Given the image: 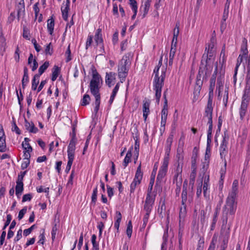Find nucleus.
Listing matches in <instances>:
<instances>
[{"mask_svg":"<svg viewBox=\"0 0 250 250\" xmlns=\"http://www.w3.org/2000/svg\"><path fill=\"white\" fill-rule=\"evenodd\" d=\"M152 0H143L141 9H143V17H145L147 14L151 4Z\"/></svg>","mask_w":250,"mask_h":250,"instance_id":"obj_16","label":"nucleus"},{"mask_svg":"<svg viewBox=\"0 0 250 250\" xmlns=\"http://www.w3.org/2000/svg\"><path fill=\"white\" fill-rule=\"evenodd\" d=\"M44 54L46 56H51L53 53V48L52 45V43L50 42L49 43L46 44L44 46Z\"/></svg>","mask_w":250,"mask_h":250,"instance_id":"obj_27","label":"nucleus"},{"mask_svg":"<svg viewBox=\"0 0 250 250\" xmlns=\"http://www.w3.org/2000/svg\"><path fill=\"white\" fill-rule=\"evenodd\" d=\"M98 194V189L96 187L93 190L91 200L92 202L95 203L97 201V197Z\"/></svg>","mask_w":250,"mask_h":250,"instance_id":"obj_47","label":"nucleus"},{"mask_svg":"<svg viewBox=\"0 0 250 250\" xmlns=\"http://www.w3.org/2000/svg\"><path fill=\"white\" fill-rule=\"evenodd\" d=\"M129 4L132 11L138 10V6L135 0H129Z\"/></svg>","mask_w":250,"mask_h":250,"instance_id":"obj_42","label":"nucleus"},{"mask_svg":"<svg viewBox=\"0 0 250 250\" xmlns=\"http://www.w3.org/2000/svg\"><path fill=\"white\" fill-rule=\"evenodd\" d=\"M93 37L92 35L89 34L87 37V41L86 42V49H88L89 46L92 44L93 42Z\"/></svg>","mask_w":250,"mask_h":250,"instance_id":"obj_45","label":"nucleus"},{"mask_svg":"<svg viewBox=\"0 0 250 250\" xmlns=\"http://www.w3.org/2000/svg\"><path fill=\"white\" fill-rule=\"evenodd\" d=\"M168 115V109L167 100H165V104L161 111V117L167 118Z\"/></svg>","mask_w":250,"mask_h":250,"instance_id":"obj_32","label":"nucleus"},{"mask_svg":"<svg viewBox=\"0 0 250 250\" xmlns=\"http://www.w3.org/2000/svg\"><path fill=\"white\" fill-rule=\"evenodd\" d=\"M65 56L66 57V62H69L71 60L72 58L71 56V51L70 49L69 46H68V47H67V49L65 53Z\"/></svg>","mask_w":250,"mask_h":250,"instance_id":"obj_46","label":"nucleus"},{"mask_svg":"<svg viewBox=\"0 0 250 250\" xmlns=\"http://www.w3.org/2000/svg\"><path fill=\"white\" fill-rule=\"evenodd\" d=\"M49 65L48 61H46L42 65L39 69V74L40 76L47 69Z\"/></svg>","mask_w":250,"mask_h":250,"instance_id":"obj_31","label":"nucleus"},{"mask_svg":"<svg viewBox=\"0 0 250 250\" xmlns=\"http://www.w3.org/2000/svg\"><path fill=\"white\" fill-rule=\"evenodd\" d=\"M214 46V42L212 40H211L210 43H209L208 45V47H206V49H208V53H209V52H211L212 51L213 48Z\"/></svg>","mask_w":250,"mask_h":250,"instance_id":"obj_59","label":"nucleus"},{"mask_svg":"<svg viewBox=\"0 0 250 250\" xmlns=\"http://www.w3.org/2000/svg\"><path fill=\"white\" fill-rule=\"evenodd\" d=\"M115 222L120 223L122 220V214L119 211L116 212V215L115 217Z\"/></svg>","mask_w":250,"mask_h":250,"instance_id":"obj_60","label":"nucleus"},{"mask_svg":"<svg viewBox=\"0 0 250 250\" xmlns=\"http://www.w3.org/2000/svg\"><path fill=\"white\" fill-rule=\"evenodd\" d=\"M173 139V135L170 134L167 137L166 141V146H171Z\"/></svg>","mask_w":250,"mask_h":250,"instance_id":"obj_58","label":"nucleus"},{"mask_svg":"<svg viewBox=\"0 0 250 250\" xmlns=\"http://www.w3.org/2000/svg\"><path fill=\"white\" fill-rule=\"evenodd\" d=\"M213 98H208L207 105L205 108V116L208 118V121L212 120Z\"/></svg>","mask_w":250,"mask_h":250,"instance_id":"obj_10","label":"nucleus"},{"mask_svg":"<svg viewBox=\"0 0 250 250\" xmlns=\"http://www.w3.org/2000/svg\"><path fill=\"white\" fill-rule=\"evenodd\" d=\"M29 82V77L27 68L24 69V74L22 79V86L24 88Z\"/></svg>","mask_w":250,"mask_h":250,"instance_id":"obj_28","label":"nucleus"},{"mask_svg":"<svg viewBox=\"0 0 250 250\" xmlns=\"http://www.w3.org/2000/svg\"><path fill=\"white\" fill-rule=\"evenodd\" d=\"M143 118L144 119V121L146 122V119L147 116L149 114V103L146 102L143 104Z\"/></svg>","mask_w":250,"mask_h":250,"instance_id":"obj_20","label":"nucleus"},{"mask_svg":"<svg viewBox=\"0 0 250 250\" xmlns=\"http://www.w3.org/2000/svg\"><path fill=\"white\" fill-rule=\"evenodd\" d=\"M214 73L212 75L210 80V84L209 87L208 98H213V91L215 85L216 73L218 71V63L216 62L214 64Z\"/></svg>","mask_w":250,"mask_h":250,"instance_id":"obj_6","label":"nucleus"},{"mask_svg":"<svg viewBox=\"0 0 250 250\" xmlns=\"http://www.w3.org/2000/svg\"><path fill=\"white\" fill-rule=\"evenodd\" d=\"M143 177V173L141 171V164L139 166L136 172L135 176L133 180L141 182Z\"/></svg>","mask_w":250,"mask_h":250,"instance_id":"obj_29","label":"nucleus"},{"mask_svg":"<svg viewBox=\"0 0 250 250\" xmlns=\"http://www.w3.org/2000/svg\"><path fill=\"white\" fill-rule=\"evenodd\" d=\"M223 136V139L220 146H225V147H227L229 141V136L226 133H224V135Z\"/></svg>","mask_w":250,"mask_h":250,"instance_id":"obj_44","label":"nucleus"},{"mask_svg":"<svg viewBox=\"0 0 250 250\" xmlns=\"http://www.w3.org/2000/svg\"><path fill=\"white\" fill-rule=\"evenodd\" d=\"M94 41L96 44L97 46H99L100 50L99 52L100 54L102 55L104 53V46L103 43V39L102 36V31L101 28H98L95 32L94 35Z\"/></svg>","mask_w":250,"mask_h":250,"instance_id":"obj_5","label":"nucleus"},{"mask_svg":"<svg viewBox=\"0 0 250 250\" xmlns=\"http://www.w3.org/2000/svg\"><path fill=\"white\" fill-rule=\"evenodd\" d=\"M76 140L73 137L70 141L67 151H75Z\"/></svg>","mask_w":250,"mask_h":250,"instance_id":"obj_30","label":"nucleus"},{"mask_svg":"<svg viewBox=\"0 0 250 250\" xmlns=\"http://www.w3.org/2000/svg\"><path fill=\"white\" fill-rule=\"evenodd\" d=\"M90 101V96L87 94H85V95H84L83 99L81 100V104L83 106H85L89 104Z\"/></svg>","mask_w":250,"mask_h":250,"instance_id":"obj_33","label":"nucleus"},{"mask_svg":"<svg viewBox=\"0 0 250 250\" xmlns=\"http://www.w3.org/2000/svg\"><path fill=\"white\" fill-rule=\"evenodd\" d=\"M6 150L5 136L2 127L0 125V152H5Z\"/></svg>","mask_w":250,"mask_h":250,"instance_id":"obj_12","label":"nucleus"},{"mask_svg":"<svg viewBox=\"0 0 250 250\" xmlns=\"http://www.w3.org/2000/svg\"><path fill=\"white\" fill-rule=\"evenodd\" d=\"M220 156L222 159L227 154V147H225V146H220Z\"/></svg>","mask_w":250,"mask_h":250,"instance_id":"obj_48","label":"nucleus"},{"mask_svg":"<svg viewBox=\"0 0 250 250\" xmlns=\"http://www.w3.org/2000/svg\"><path fill=\"white\" fill-rule=\"evenodd\" d=\"M120 85V83H118L116 84V85H115L114 89H113L112 94L111 95V96H110V99L109 101L110 104H112V102H113V101L115 99V97H116V94L119 90Z\"/></svg>","mask_w":250,"mask_h":250,"instance_id":"obj_25","label":"nucleus"},{"mask_svg":"<svg viewBox=\"0 0 250 250\" xmlns=\"http://www.w3.org/2000/svg\"><path fill=\"white\" fill-rule=\"evenodd\" d=\"M241 52L243 53V55H246L248 53V49H247V41L244 39L243 40V43L241 46Z\"/></svg>","mask_w":250,"mask_h":250,"instance_id":"obj_34","label":"nucleus"},{"mask_svg":"<svg viewBox=\"0 0 250 250\" xmlns=\"http://www.w3.org/2000/svg\"><path fill=\"white\" fill-rule=\"evenodd\" d=\"M24 126L25 129L30 132L36 133L38 131V128L35 126L34 124L32 122H29L27 121H25Z\"/></svg>","mask_w":250,"mask_h":250,"instance_id":"obj_17","label":"nucleus"},{"mask_svg":"<svg viewBox=\"0 0 250 250\" xmlns=\"http://www.w3.org/2000/svg\"><path fill=\"white\" fill-rule=\"evenodd\" d=\"M167 118L161 117V126L160 131L161 133H163L165 130V125L167 122Z\"/></svg>","mask_w":250,"mask_h":250,"instance_id":"obj_38","label":"nucleus"},{"mask_svg":"<svg viewBox=\"0 0 250 250\" xmlns=\"http://www.w3.org/2000/svg\"><path fill=\"white\" fill-rule=\"evenodd\" d=\"M141 182L133 180V182L130 185V192L131 193H134L136 187L140 184Z\"/></svg>","mask_w":250,"mask_h":250,"instance_id":"obj_40","label":"nucleus"},{"mask_svg":"<svg viewBox=\"0 0 250 250\" xmlns=\"http://www.w3.org/2000/svg\"><path fill=\"white\" fill-rule=\"evenodd\" d=\"M70 1L67 0L66 3L63 4L61 7V11L62 13V17L64 20L67 21L68 19V14L69 10Z\"/></svg>","mask_w":250,"mask_h":250,"instance_id":"obj_13","label":"nucleus"},{"mask_svg":"<svg viewBox=\"0 0 250 250\" xmlns=\"http://www.w3.org/2000/svg\"><path fill=\"white\" fill-rule=\"evenodd\" d=\"M102 80L96 70L93 71L92 79L90 83V90L92 94L94 96L95 101L93 105L94 106V112L97 114L99 110L101 103V96L99 89Z\"/></svg>","mask_w":250,"mask_h":250,"instance_id":"obj_3","label":"nucleus"},{"mask_svg":"<svg viewBox=\"0 0 250 250\" xmlns=\"http://www.w3.org/2000/svg\"><path fill=\"white\" fill-rule=\"evenodd\" d=\"M30 164L29 160H24L21 164V168L22 169H26L29 166Z\"/></svg>","mask_w":250,"mask_h":250,"instance_id":"obj_63","label":"nucleus"},{"mask_svg":"<svg viewBox=\"0 0 250 250\" xmlns=\"http://www.w3.org/2000/svg\"><path fill=\"white\" fill-rule=\"evenodd\" d=\"M129 57L124 55L119 61L118 65V76L120 79V83H124L127 76L130 65Z\"/></svg>","mask_w":250,"mask_h":250,"instance_id":"obj_4","label":"nucleus"},{"mask_svg":"<svg viewBox=\"0 0 250 250\" xmlns=\"http://www.w3.org/2000/svg\"><path fill=\"white\" fill-rule=\"evenodd\" d=\"M22 237V230L21 229H20L17 233L16 236L14 238V241L15 242H17L19 240L21 239Z\"/></svg>","mask_w":250,"mask_h":250,"instance_id":"obj_61","label":"nucleus"},{"mask_svg":"<svg viewBox=\"0 0 250 250\" xmlns=\"http://www.w3.org/2000/svg\"><path fill=\"white\" fill-rule=\"evenodd\" d=\"M11 220H12V216L10 214L7 215L6 221L5 224L3 227V229H5L6 228V227L9 225Z\"/></svg>","mask_w":250,"mask_h":250,"instance_id":"obj_56","label":"nucleus"},{"mask_svg":"<svg viewBox=\"0 0 250 250\" xmlns=\"http://www.w3.org/2000/svg\"><path fill=\"white\" fill-rule=\"evenodd\" d=\"M176 45L175 46L173 45H171V49L169 53V63L172 62V60L174 57L175 54L176 50Z\"/></svg>","mask_w":250,"mask_h":250,"instance_id":"obj_36","label":"nucleus"},{"mask_svg":"<svg viewBox=\"0 0 250 250\" xmlns=\"http://www.w3.org/2000/svg\"><path fill=\"white\" fill-rule=\"evenodd\" d=\"M112 13L116 17H118L119 16L118 6L115 2L113 3Z\"/></svg>","mask_w":250,"mask_h":250,"instance_id":"obj_49","label":"nucleus"},{"mask_svg":"<svg viewBox=\"0 0 250 250\" xmlns=\"http://www.w3.org/2000/svg\"><path fill=\"white\" fill-rule=\"evenodd\" d=\"M223 83L220 81H219L218 80L217 81V90L218 91V97L219 98L220 97V93H221V90H222L223 89Z\"/></svg>","mask_w":250,"mask_h":250,"instance_id":"obj_50","label":"nucleus"},{"mask_svg":"<svg viewBox=\"0 0 250 250\" xmlns=\"http://www.w3.org/2000/svg\"><path fill=\"white\" fill-rule=\"evenodd\" d=\"M40 81V75H35L32 80V90L35 91L37 89V86Z\"/></svg>","mask_w":250,"mask_h":250,"instance_id":"obj_24","label":"nucleus"},{"mask_svg":"<svg viewBox=\"0 0 250 250\" xmlns=\"http://www.w3.org/2000/svg\"><path fill=\"white\" fill-rule=\"evenodd\" d=\"M27 211V208L26 207H24L21 210L19 211L18 214V219L19 220H21L24 216V214L26 213Z\"/></svg>","mask_w":250,"mask_h":250,"instance_id":"obj_53","label":"nucleus"},{"mask_svg":"<svg viewBox=\"0 0 250 250\" xmlns=\"http://www.w3.org/2000/svg\"><path fill=\"white\" fill-rule=\"evenodd\" d=\"M68 156V163H71L73 164L74 157H75V152L74 151H67Z\"/></svg>","mask_w":250,"mask_h":250,"instance_id":"obj_41","label":"nucleus"},{"mask_svg":"<svg viewBox=\"0 0 250 250\" xmlns=\"http://www.w3.org/2000/svg\"><path fill=\"white\" fill-rule=\"evenodd\" d=\"M155 195L147 193L144 205V209L146 212H150L155 201Z\"/></svg>","mask_w":250,"mask_h":250,"instance_id":"obj_9","label":"nucleus"},{"mask_svg":"<svg viewBox=\"0 0 250 250\" xmlns=\"http://www.w3.org/2000/svg\"><path fill=\"white\" fill-rule=\"evenodd\" d=\"M182 167L178 164L176 170L174 171V180L176 182H181L182 181Z\"/></svg>","mask_w":250,"mask_h":250,"instance_id":"obj_15","label":"nucleus"},{"mask_svg":"<svg viewBox=\"0 0 250 250\" xmlns=\"http://www.w3.org/2000/svg\"><path fill=\"white\" fill-rule=\"evenodd\" d=\"M39 237V240L38 242V243L39 244L43 245L44 244L45 239L44 232L43 231L42 233H41L40 234Z\"/></svg>","mask_w":250,"mask_h":250,"instance_id":"obj_54","label":"nucleus"},{"mask_svg":"<svg viewBox=\"0 0 250 250\" xmlns=\"http://www.w3.org/2000/svg\"><path fill=\"white\" fill-rule=\"evenodd\" d=\"M171 149V146L166 145V153L164 159L167 158V162H169V155Z\"/></svg>","mask_w":250,"mask_h":250,"instance_id":"obj_55","label":"nucleus"},{"mask_svg":"<svg viewBox=\"0 0 250 250\" xmlns=\"http://www.w3.org/2000/svg\"><path fill=\"white\" fill-rule=\"evenodd\" d=\"M14 59L16 62H19L20 60V49L18 47H17L15 54Z\"/></svg>","mask_w":250,"mask_h":250,"instance_id":"obj_57","label":"nucleus"},{"mask_svg":"<svg viewBox=\"0 0 250 250\" xmlns=\"http://www.w3.org/2000/svg\"><path fill=\"white\" fill-rule=\"evenodd\" d=\"M162 58L159 62L158 65L153 71L154 79L153 81V89L155 92V97L157 104H159L161 97L162 89L164 85V81L166 76V70L162 68L161 72L159 69L162 65Z\"/></svg>","mask_w":250,"mask_h":250,"instance_id":"obj_2","label":"nucleus"},{"mask_svg":"<svg viewBox=\"0 0 250 250\" xmlns=\"http://www.w3.org/2000/svg\"><path fill=\"white\" fill-rule=\"evenodd\" d=\"M37 191L39 193L44 192L45 193H48L49 192V188H43L42 186H40L37 188Z\"/></svg>","mask_w":250,"mask_h":250,"instance_id":"obj_62","label":"nucleus"},{"mask_svg":"<svg viewBox=\"0 0 250 250\" xmlns=\"http://www.w3.org/2000/svg\"><path fill=\"white\" fill-rule=\"evenodd\" d=\"M33 196L31 193H28L24 194L22 197V202H25L27 201H30L32 198Z\"/></svg>","mask_w":250,"mask_h":250,"instance_id":"obj_52","label":"nucleus"},{"mask_svg":"<svg viewBox=\"0 0 250 250\" xmlns=\"http://www.w3.org/2000/svg\"><path fill=\"white\" fill-rule=\"evenodd\" d=\"M23 191V182L16 181V186L15 187V193L18 198H20L22 194Z\"/></svg>","mask_w":250,"mask_h":250,"instance_id":"obj_14","label":"nucleus"},{"mask_svg":"<svg viewBox=\"0 0 250 250\" xmlns=\"http://www.w3.org/2000/svg\"><path fill=\"white\" fill-rule=\"evenodd\" d=\"M208 129L207 133V141L208 144H210L211 142L212 132V120L208 121Z\"/></svg>","mask_w":250,"mask_h":250,"instance_id":"obj_22","label":"nucleus"},{"mask_svg":"<svg viewBox=\"0 0 250 250\" xmlns=\"http://www.w3.org/2000/svg\"><path fill=\"white\" fill-rule=\"evenodd\" d=\"M91 241L93 245L92 250H99V245L96 242V236L95 234L92 236Z\"/></svg>","mask_w":250,"mask_h":250,"instance_id":"obj_37","label":"nucleus"},{"mask_svg":"<svg viewBox=\"0 0 250 250\" xmlns=\"http://www.w3.org/2000/svg\"><path fill=\"white\" fill-rule=\"evenodd\" d=\"M47 28L48 32L50 35H52L54 31L55 25L54 20L52 18H51L47 20Z\"/></svg>","mask_w":250,"mask_h":250,"instance_id":"obj_21","label":"nucleus"},{"mask_svg":"<svg viewBox=\"0 0 250 250\" xmlns=\"http://www.w3.org/2000/svg\"><path fill=\"white\" fill-rule=\"evenodd\" d=\"M132 149H133V148L131 147L127 151V152L126 154L124 160V162H123V164L125 168L127 166L129 163H130L131 162V158L132 155Z\"/></svg>","mask_w":250,"mask_h":250,"instance_id":"obj_19","label":"nucleus"},{"mask_svg":"<svg viewBox=\"0 0 250 250\" xmlns=\"http://www.w3.org/2000/svg\"><path fill=\"white\" fill-rule=\"evenodd\" d=\"M238 180H234L223 209V214L226 216V220L229 216H233L236 212L237 207V197L238 193Z\"/></svg>","mask_w":250,"mask_h":250,"instance_id":"obj_1","label":"nucleus"},{"mask_svg":"<svg viewBox=\"0 0 250 250\" xmlns=\"http://www.w3.org/2000/svg\"><path fill=\"white\" fill-rule=\"evenodd\" d=\"M209 178L208 177L207 179H205L203 185V191L205 197L207 196V190L209 188V184H208Z\"/></svg>","mask_w":250,"mask_h":250,"instance_id":"obj_39","label":"nucleus"},{"mask_svg":"<svg viewBox=\"0 0 250 250\" xmlns=\"http://www.w3.org/2000/svg\"><path fill=\"white\" fill-rule=\"evenodd\" d=\"M245 56V55L240 54V55H239V56H238V57L237 58V63H236V65L235 67V75L237 73L238 68L239 66V65H240L241 63L242 62L243 58H244Z\"/></svg>","mask_w":250,"mask_h":250,"instance_id":"obj_43","label":"nucleus"},{"mask_svg":"<svg viewBox=\"0 0 250 250\" xmlns=\"http://www.w3.org/2000/svg\"><path fill=\"white\" fill-rule=\"evenodd\" d=\"M249 99L246 94L243 97L241 106L239 110V115L241 120H243L246 115L247 110V107L249 104Z\"/></svg>","mask_w":250,"mask_h":250,"instance_id":"obj_8","label":"nucleus"},{"mask_svg":"<svg viewBox=\"0 0 250 250\" xmlns=\"http://www.w3.org/2000/svg\"><path fill=\"white\" fill-rule=\"evenodd\" d=\"M32 43L33 44L34 47L36 51L37 52H39L42 49L41 46H40L39 44L37 43V41L35 39L32 40Z\"/></svg>","mask_w":250,"mask_h":250,"instance_id":"obj_51","label":"nucleus"},{"mask_svg":"<svg viewBox=\"0 0 250 250\" xmlns=\"http://www.w3.org/2000/svg\"><path fill=\"white\" fill-rule=\"evenodd\" d=\"M30 140L27 138H25L24 141L22 143V146L23 151H32V148L29 144Z\"/></svg>","mask_w":250,"mask_h":250,"instance_id":"obj_23","label":"nucleus"},{"mask_svg":"<svg viewBox=\"0 0 250 250\" xmlns=\"http://www.w3.org/2000/svg\"><path fill=\"white\" fill-rule=\"evenodd\" d=\"M107 192L108 196L111 198L114 194L113 189L109 186H107Z\"/></svg>","mask_w":250,"mask_h":250,"instance_id":"obj_64","label":"nucleus"},{"mask_svg":"<svg viewBox=\"0 0 250 250\" xmlns=\"http://www.w3.org/2000/svg\"><path fill=\"white\" fill-rule=\"evenodd\" d=\"M28 63L30 65L32 70L33 71H34L37 69L38 66V64L36 59L33 58V56L32 54H30V56L28 59Z\"/></svg>","mask_w":250,"mask_h":250,"instance_id":"obj_18","label":"nucleus"},{"mask_svg":"<svg viewBox=\"0 0 250 250\" xmlns=\"http://www.w3.org/2000/svg\"><path fill=\"white\" fill-rule=\"evenodd\" d=\"M210 156V155H209V154H205V158H204L205 162L203 163V168L204 169V170H206L208 167Z\"/></svg>","mask_w":250,"mask_h":250,"instance_id":"obj_35","label":"nucleus"},{"mask_svg":"<svg viewBox=\"0 0 250 250\" xmlns=\"http://www.w3.org/2000/svg\"><path fill=\"white\" fill-rule=\"evenodd\" d=\"M116 80V74L115 72H110L106 73L105 75V83L109 86L113 85Z\"/></svg>","mask_w":250,"mask_h":250,"instance_id":"obj_11","label":"nucleus"},{"mask_svg":"<svg viewBox=\"0 0 250 250\" xmlns=\"http://www.w3.org/2000/svg\"><path fill=\"white\" fill-rule=\"evenodd\" d=\"M167 158L164 159L158 174L157 181H161L166 176L167 172L168 165Z\"/></svg>","mask_w":250,"mask_h":250,"instance_id":"obj_7","label":"nucleus"},{"mask_svg":"<svg viewBox=\"0 0 250 250\" xmlns=\"http://www.w3.org/2000/svg\"><path fill=\"white\" fill-rule=\"evenodd\" d=\"M60 72V68L57 66L55 65L52 69L51 80L52 81H55L57 78H58L59 74Z\"/></svg>","mask_w":250,"mask_h":250,"instance_id":"obj_26","label":"nucleus"}]
</instances>
